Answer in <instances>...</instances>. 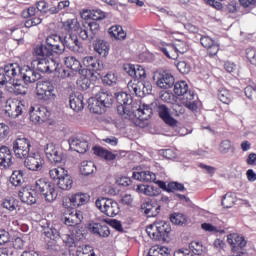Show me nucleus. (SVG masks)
Returning a JSON list of instances; mask_svg holds the SVG:
<instances>
[{
    "label": "nucleus",
    "instance_id": "obj_1",
    "mask_svg": "<svg viewBox=\"0 0 256 256\" xmlns=\"http://www.w3.org/2000/svg\"><path fill=\"white\" fill-rule=\"evenodd\" d=\"M34 187L35 189L31 187H23L18 192V197L22 203H26L27 205H35L39 197L38 193H41L45 201L48 203H53V201L57 199L58 193L57 189H55V184L48 182L46 179L40 178L36 180Z\"/></svg>",
    "mask_w": 256,
    "mask_h": 256
},
{
    "label": "nucleus",
    "instance_id": "obj_2",
    "mask_svg": "<svg viewBox=\"0 0 256 256\" xmlns=\"http://www.w3.org/2000/svg\"><path fill=\"white\" fill-rule=\"evenodd\" d=\"M65 51L63 37L58 34H51L46 38V45L40 44L34 48L35 57H51L53 53L61 55Z\"/></svg>",
    "mask_w": 256,
    "mask_h": 256
},
{
    "label": "nucleus",
    "instance_id": "obj_3",
    "mask_svg": "<svg viewBox=\"0 0 256 256\" xmlns=\"http://www.w3.org/2000/svg\"><path fill=\"white\" fill-rule=\"evenodd\" d=\"M39 13H51V7H49V4L44 0L38 1L36 3V8L35 6H30L22 11V17L27 19L24 23L26 29L37 27V25L43 23V18H41Z\"/></svg>",
    "mask_w": 256,
    "mask_h": 256
},
{
    "label": "nucleus",
    "instance_id": "obj_4",
    "mask_svg": "<svg viewBox=\"0 0 256 256\" xmlns=\"http://www.w3.org/2000/svg\"><path fill=\"white\" fill-rule=\"evenodd\" d=\"M158 50L161 51L167 59L175 60L179 55H185V53L189 51V45L182 40H178L174 44L163 42L159 44Z\"/></svg>",
    "mask_w": 256,
    "mask_h": 256
},
{
    "label": "nucleus",
    "instance_id": "obj_5",
    "mask_svg": "<svg viewBox=\"0 0 256 256\" xmlns=\"http://www.w3.org/2000/svg\"><path fill=\"white\" fill-rule=\"evenodd\" d=\"M112 105L113 95L105 90H100L96 94L94 102L88 104V108L91 113L101 115L105 111L106 107H111Z\"/></svg>",
    "mask_w": 256,
    "mask_h": 256
},
{
    "label": "nucleus",
    "instance_id": "obj_6",
    "mask_svg": "<svg viewBox=\"0 0 256 256\" xmlns=\"http://www.w3.org/2000/svg\"><path fill=\"white\" fill-rule=\"evenodd\" d=\"M13 81H21V66L17 63L6 64L0 69V87Z\"/></svg>",
    "mask_w": 256,
    "mask_h": 256
},
{
    "label": "nucleus",
    "instance_id": "obj_7",
    "mask_svg": "<svg viewBox=\"0 0 256 256\" xmlns=\"http://www.w3.org/2000/svg\"><path fill=\"white\" fill-rule=\"evenodd\" d=\"M95 205L97 209L107 217H115L116 215H119V203L113 199L99 197L96 200Z\"/></svg>",
    "mask_w": 256,
    "mask_h": 256
},
{
    "label": "nucleus",
    "instance_id": "obj_8",
    "mask_svg": "<svg viewBox=\"0 0 256 256\" xmlns=\"http://www.w3.org/2000/svg\"><path fill=\"white\" fill-rule=\"evenodd\" d=\"M91 197L87 193H73L62 199V205L64 209H77V207H82V205H87Z\"/></svg>",
    "mask_w": 256,
    "mask_h": 256
},
{
    "label": "nucleus",
    "instance_id": "obj_9",
    "mask_svg": "<svg viewBox=\"0 0 256 256\" xmlns=\"http://www.w3.org/2000/svg\"><path fill=\"white\" fill-rule=\"evenodd\" d=\"M36 96L40 101H55V86L50 81H39L36 85Z\"/></svg>",
    "mask_w": 256,
    "mask_h": 256
},
{
    "label": "nucleus",
    "instance_id": "obj_10",
    "mask_svg": "<svg viewBox=\"0 0 256 256\" xmlns=\"http://www.w3.org/2000/svg\"><path fill=\"white\" fill-rule=\"evenodd\" d=\"M37 58L32 61L33 67L40 71V73H53L57 71L59 62L49 58V56H36Z\"/></svg>",
    "mask_w": 256,
    "mask_h": 256
},
{
    "label": "nucleus",
    "instance_id": "obj_11",
    "mask_svg": "<svg viewBox=\"0 0 256 256\" xmlns=\"http://www.w3.org/2000/svg\"><path fill=\"white\" fill-rule=\"evenodd\" d=\"M100 32L101 26L99 23L92 20H86L82 23L79 37L80 39H83V41H87V39H95L96 37H99Z\"/></svg>",
    "mask_w": 256,
    "mask_h": 256
},
{
    "label": "nucleus",
    "instance_id": "obj_12",
    "mask_svg": "<svg viewBox=\"0 0 256 256\" xmlns=\"http://www.w3.org/2000/svg\"><path fill=\"white\" fill-rule=\"evenodd\" d=\"M13 151L17 159H25L31 151V141L25 137L17 138L13 142Z\"/></svg>",
    "mask_w": 256,
    "mask_h": 256
},
{
    "label": "nucleus",
    "instance_id": "obj_13",
    "mask_svg": "<svg viewBox=\"0 0 256 256\" xmlns=\"http://www.w3.org/2000/svg\"><path fill=\"white\" fill-rule=\"evenodd\" d=\"M24 165L29 171H41L45 165V158L39 152H32L26 156Z\"/></svg>",
    "mask_w": 256,
    "mask_h": 256
},
{
    "label": "nucleus",
    "instance_id": "obj_14",
    "mask_svg": "<svg viewBox=\"0 0 256 256\" xmlns=\"http://www.w3.org/2000/svg\"><path fill=\"white\" fill-rule=\"evenodd\" d=\"M49 117H51V112L47 109V107L36 106L30 108V121L35 123V125L49 121Z\"/></svg>",
    "mask_w": 256,
    "mask_h": 256
},
{
    "label": "nucleus",
    "instance_id": "obj_15",
    "mask_svg": "<svg viewBox=\"0 0 256 256\" xmlns=\"http://www.w3.org/2000/svg\"><path fill=\"white\" fill-rule=\"evenodd\" d=\"M23 103L17 99L7 100L5 106V113L8 114V117L16 119L19 115L23 114Z\"/></svg>",
    "mask_w": 256,
    "mask_h": 256
},
{
    "label": "nucleus",
    "instance_id": "obj_16",
    "mask_svg": "<svg viewBox=\"0 0 256 256\" xmlns=\"http://www.w3.org/2000/svg\"><path fill=\"white\" fill-rule=\"evenodd\" d=\"M88 231H90V233L96 237H101L102 239H105L111 235L109 225H107L105 222L90 223L88 225Z\"/></svg>",
    "mask_w": 256,
    "mask_h": 256
},
{
    "label": "nucleus",
    "instance_id": "obj_17",
    "mask_svg": "<svg viewBox=\"0 0 256 256\" xmlns=\"http://www.w3.org/2000/svg\"><path fill=\"white\" fill-rule=\"evenodd\" d=\"M200 45L206 49V53L209 57H215V55H217L221 49L219 44L209 36H201Z\"/></svg>",
    "mask_w": 256,
    "mask_h": 256
},
{
    "label": "nucleus",
    "instance_id": "obj_18",
    "mask_svg": "<svg viewBox=\"0 0 256 256\" xmlns=\"http://www.w3.org/2000/svg\"><path fill=\"white\" fill-rule=\"evenodd\" d=\"M62 45H64V51L65 47L73 51V53H81V51H83V44L79 42V38L75 34H69L62 38Z\"/></svg>",
    "mask_w": 256,
    "mask_h": 256
},
{
    "label": "nucleus",
    "instance_id": "obj_19",
    "mask_svg": "<svg viewBox=\"0 0 256 256\" xmlns=\"http://www.w3.org/2000/svg\"><path fill=\"white\" fill-rule=\"evenodd\" d=\"M45 154L50 163H62L63 162V151L55 144L50 143L45 147Z\"/></svg>",
    "mask_w": 256,
    "mask_h": 256
},
{
    "label": "nucleus",
    "instance_id": "obj_20",
    "mask_svg": "<svg viewBox=\"0 0 256 256\" xmlns=\"http://www.w3.org/2000/svg\"><path fill=\"white\" fill-rule=\"evenodd\" d=\"M83 221V212L75 209H67L64 214V223L68 227H75Z\"/></svg>",
    "mask_w": 256,
    "mask_h": 256
},
{
    "label": "nucleus",
    "instance_id": "obj_21",
    "mask_svg": "<svg viewBox=\"0 0 256 256\" xmlns=\"http://www.w3.org/2000/svg\"><path fill=\"white\" fill-rule=\"evenodd\" d=\"M228 243L232 247V253H243V249L247 246L245 237L238 234L228 235Z\"/></svg>",
    "mask_w": 256,
    "mask_h": 256
},
{
    "label": "nucleus",
    "instance_id": "obj_22",
    "mask_svg": "<svg viewBox=\"0 0 256 256\" xmlns=\"http://www.w3.org/2000/svg\"><path fill=\"white\" fill-rule=\"evenodd\" d=\"M21 81L24 83H35V81H39L41 79V74L35 72V70L31 69L29 66H24L20 68Z\"/></svg>",
    "mask_w": 256,
    "mask_h": 256
},
{
    "label": "nucleus",
    "instance_id": "obj_23",
    "mask_svg": "<svg viewBox=\"0 0 256 256\" xmlns=\"http://www.w3.org/2000/svg\"><path fill=\"white\" fill-rule=\"evenodd\" d=\"M157 112L160 119H162V121H164L166 125H170V127H175L177 125V120L171 116V112H169V108L166 107L165 105L163 104L158 105Z\"/></svg>",
    "mask_w": 256,
    "mask_h": 256
},
{
    "label": "nucleus",
    "instance_id": "obj_24",
    "mask_svg": "<svg viewBox=\"0 0 256 256\" xmlns=\"http://www.w3.org/2000/svg\"><path fill=\"white\" fill-rule=\"evenodd\" d=\"M5 245V248H0V253L2 255H9V249L13 247V244L11 243V234H9V231L5 229H0V247H3Z\"/></svg>",
    "mask_w": 256,
    "mask_h": 256
},
{
    "label": "nucleus",
    "instance_id": "obj_25",
    "mask_svg": "<svg viewBox=\"0 0 256 256\" xmlns=\"http://www.w3.org/2000/svg\"><path fill=\"white\" fill-rule=\"evenodd\" d=\"M61 23L62 29L63 31H66V33H78V31H81V29H83V26H81V23H79V20L77 18H69Z\"/></svg>",
    "mask_w": 256,
    "mask_h": 256
},
{
    "label": "nucleus",
    "instance_id": "obj_26",
    "mask_svg": "<svg viewBox=\"0 0 256 256\" xmlns=\"http://www.w3.org/2000/svg\"><path fill=\"white\" fill-rule=\"evenodd\" d=\"M175 85V77L169 72H162L157 80V86L160 89H171Z\"/></svg>",
    "mask_w": 256,
    "mask_h": 256
},
{
    "label": "nucleus",
    "instance_id": "obj_27",
    "mask_svg": "<svg viewBox=\"0 0 256 256\" xmlns=\"http://www.w3.org/2000/svg\"><path fill=\"white\" fill-rule=\"evenodd\" d=\"M2 208L10 213H19L21 211V202L14 197H7L2 200Z\"/></svg>",
    "mask_w": 256,
    "mask_h": 256
},
{
    "label": "nucleus",
    "instance_id": "obj_28",
    "mask_svg": "<svg viewBox=\"0 0 256 256\" xmlns=\"http://www.w3.org/2000/svg\"><path fill=\"white\" fill-rule=\"evenodd\" d=\"M132 178L136 179V181H141L142 183H155V181L157 180V175L149 170H146L140 172H133Z\"/></svg>",
    "mask_w": 256,
    "mask_h": 256
},
{
    "label": "nucleus",
    "instance_id": "obj_29",
    "mask_svg": "<svg viewBox=\"0 0 256 256\" xmlns=\"http://www.w3.org/2000/svg\"><path fill=\"white\" fill-rule=\"evenodd\" d=\"M135 191L137 193H141L142 195H147L148 197H157V195L161 194V189L145 184L137 185Z\"/></svg>",
    "mask_w": 256,
    "mask_h": 256
},
{
    "label": "nucleus",
    "instance_id": "obj_30",
    "mask_svg": "<svg viewBox=\"0 0 256 256\" xmlns=\"http://www.w3.org/2000/svg\"><path fill=\"white\" fill-rule=\"evenodd\" d=\"M0 165L5 168L13 165V154H11V150L7 146L0 148Z\"/></svg>",
    "mask_w": 256,
    "mask_h": 256
},
{
    "label": "nucleus",
    "instance_id": "obj_31",
    "mask_svg": "<svg viewBox=\"0 0 256 256\" xmlns=\"http://www.w3.org/2000/svg\"><path fill=\"white\" fill-rule=\"evenodd\" d=\"M136 119L139 121H149L151 116L153 115V109L149 107V105L142 104L139 108L134 112Z\"/></svg>",
    "mask_w": 256,
    "mask_h": 256
},
{
    "label": "nucleus",
    "instance_id": "obj_32",
    "mask_svg": "<svg viewBox=\"0 0 256 256\" xmlns=\"http://www.w3.org/2000/svg\"><path fill=\"white\" fill-rule=\"evenodd\" d=\"M142 208L147 217H157L158 213L161 212V206L153 200L144 203Z\"/></svg>",
    "mask_w": 256,
    "mask_h": 256
},
{
    "label": "nucleus",
    "instance_id": "obj_33",
    "mask_svg": "<svg viewBox=\"0 0 256 256\" xmlns=\"http://www.w3.org/2000/svg\"><path fill=\"white\" fill-rule=\"evenodd\" d=\"M83 65L88 71H91L92 73H97V71H101V64L99 63V59H97V57H84Z\"/></svg>",
    "mask_w": 256,
    "mask_h": 256
},
{
    "label": "nucleus",
    "instance_id": "obj_34",
    "mask_svg": "<svg viewBox=\"0 0 256 256\" xmlns=\"http://www.w3.org/2000/svg\"><path fill=\"white\" fill-rule=\"evenodd\" d=\"M20 83L21 81L9 82L6 86L7 92L12 95H27V88Z\"/></svg>",
    "mask_w": 256,
    "mask_h": 256
},
{
    "label": "nucleus",
    "instance_id": "obj_35",
    "mask_svg": "<svg viewBox=\"0 0 256 256\" xmlns=\"http://www.w3.org/2000/svg\"><path fill=\"white\" fill-rule=\"evenodd\" d=\"M70 147L77 153H87L89 151V142L79 138H72L70 140Z\"/></svg>",
    "mask_w": 256,
    "mask_h": 256
},
{
    "label": "nucleus",
    "instance_id": "obj_36",
    "mask_svg": "<svg viewBox=\"0 0 256 256\" xmlns=\"http://www.w3.org/2000/svg\"><path fill=\"white\" fill-rule=\"evenodd\" d=\"M94 51L98 53L100 57H107L109 51H111V46L109 45V42L105 40H97L94 44Z\"/></svg>",
    "mask_w": 256,
    "mask_h": 256
},
{
    "label": "nucleus",
    "instance_id": "obj_37",
    "mask_svg": "<svg viewBox=\"0 0 256 256\" xmlns=\"http://www.w3.org/2000/svg\"><path fill=\"white\" fill-rule=\"evenodd\" d=\"M93 151L95 155L101 157V159H105V161H115L117 159V155L101 146H95Z\"/></svg>",
    "mask_w": 256,
    "mask_h": 256
},
{
    "label": "nucleus",
    "instance_id": "obj_38",
    "mask_svg": "<svg viewBox=\"0 0 256 256\" xmlns=\"http://www.w3.org/2000/svg\"><path fill=\"white\" fill-rule=\"evenodd\" d=\"M156 227L160 234V239L162 241H167V239H169V233H171V224L165 221H159L156 222Z\"/></svg>",
    "mask_w": 256,
    "mask_h": 256
},
{
    "label": "nucleus",
    "instance_id": "obj_39",
    "mask_svg": "<svg viewBox=\"0 0 256 256\" xmlns=\"http://www.w3.org/2000/svg\"><path fill=\"white\" fill-rule=\"evenodd\" d=\"M217 97L221 103L224 105H231L233 103V94L227 88H219L217 92Z\"/></svg>",
    "mask_w": 256,
    "mask_h": 256
},
{
    "label": "nucleus",
    "instance_id": "obj_40",
    "mask_svg": "<svg viewBox=\"0 0 256 256\" xmlns=\"http://www.w3.org/2000/svg\"><path fill=\"white\" fill-rule=\"evenodd\" d=\"M70 108L73 111H76V113H79V111H83V107H85V104L83 103V94H79L78 96L70 95Z\"/></svg>",
    "mask_w": 256,
    "mask_h": 256
},
{
    "label": "nucleus",
    "instance_id": "obj_41",
    "mask_svg": "<svg viewBox=\"0 0 256 256\" xmlns=\"http://www.w3.org/2000/svg\"><path fill=\"white\" fill-rule=\"evenodd\" d=\"M9 182L13 187H21L25 183V173L23 170H14L10 176Z\"/></svg>",
    "mask_w": 256,
    "mask_h": 256
},
{
    "label": "nucleus",
    "instance_id": "obj_42",
    "mask_svg": "<svg viewBox=\"0 0 256 256\" xmlns=\"http://www.w3.org/2000/svg\"><path fill=\"white\" fill-rule=\"evenodd\" d=\"M97 171V167L93 161H82L80 164V173L84 176L93 175Z\"/></svg>",
    "mask_w": 256,
    "mask_h": 256
},
{
    "label": "nucleus",
    "instance_id": "obj_43",
    "mask_svg": "<svg viewBox=\"0 0 256 256\" xmlns=\"http://www.w3.org/2000/svg\"><path fill=\"white\" fill-rule=\"evenodd\" d=\"M68 173L69 171L63 167L52 168L49 171L50 178L55 181L56 184L59 183V181H61V179H63Z\"/></svg>",
    "mask_w": 256,
    "mask_h": 256
},
{
    "label": "nucleus",
    "instance_id": "obj_44",
    "mask_svg": "<svg viewBox=\"0 0 256 256\" xmlns=\"http://www.w3.org/2000/svg\"><path fill=\"white\" fill-rule=\"evenodd\" d=\"M64 65H66L67 69H71V71H81V62L77 60L74 56H67L64 58Z\"/></svg>",
    "mask_w": 256,
    "mask_h": 256
},
{
    "label": "nucleus",
    "instance_id": "obj_45",
    "mask_svg": "<svg viewBox=\"0 0 256 256\" xmlns=\"http://www.w3.org/2000/svg\"><path fill=\"white\" fill-rule=\"evenodd\" d=\"M109 35L118 41H123L127 37V32H124L121 26H112L109 29Z\"/></svg>",
    "mask_w": 256,
    "mask_h": 256
},
{
    "label": "nucleus",
    "instance_id": "obj_46",
    "mask_svg": "<svg viewBox=\"0 0 256 256\" xmlns=\"http://www.w3.org/2000/svg\"><path fill=\"white\" fill-rule=\"evenodd\" d=\"M57 185L62 191H69L73 187V178L69 175V172L63 178H60Z\"/></svg>",
    "mask_w": 256,
    "mask_h": 256
},
{
    "label": "nucleus",
    "instance_id": "obj_47",
    "mask_svg": "<svg viewBox=\"0 0 256 256\" xmlns=\"http://www.w3.org/2000/svg\"><path fill=\"white\" fill-rule=\"evenodd\" d=\"M146 233L150 237V239H153L154 241H162L161 235L159 234V229L157 228V222H154L153 224L147 226Z\"/></svg>",
    "mask_w": 256,
    "mask_h": 256
},
{
    "label": "nucleus",
    "instance_id": "obj_48",
    "mask_svg": "<svg viewBox=\"0 0 256 256\" xmlns=\"http://www.w3.org/2000/svg\"><path fill=\"white\" fill-rule=\"evenodd\" d=\"M147 256H171V252L167 247L153 246Z\"/></svg>",
    "mask_w": 256,
    "mask_h": 256
},
{
    "label": "nucleus",
    "instance_id": "obj_49",
    "mask_svg": "<svg viewBox=\"0 0 256 256\" xmlns=\"http://www.w3.org/2000/svg\"><path fill=\"white\" fill-rule=\"evenodd\" d=\"M115 97L118 105H131L133 103V98L126 92H118L115 94Z\"/></svg>",
    "mask_w": 256,
    "mask_h": 256
},
{
    "label": "nucleus",
    "instance_id": "obj_50",
    "mask_svg": "<svg viewBox=\"0 0 256 256\" xmlns=\"http://www.w3.org/2000/svg\"><path fill=\"white\" fill-rule=\"evenodd\" d=\"M187 91H189V85H187L186 81H178L174 84V93L178 97H182Z\"/></svg>",
    "mask_w": 256,
    "mask_h": 256
},
{
    "label": "nucleus",
    "instance_id": "obj_51",
    "mask_svg": "<svg viewBox=\"0 0 256 256\" xmlns=\"http://www.w3.org/2000/svg\"><path fill=\"white\" fill-rule=\"evenodd\" d=\"M107 17V13L102 11L101 9L91 10L88 13V19H91V21H103Z\"/></svg>",
    "mask_w": 256,
    "mask_h": 256
},
{
    "label": "nucleus",
    "instance_id": "obj_52",
    "mask_svg": "<svg viewBox=\"0 0 256 256\" xmlns=\"http://www.w3.org/2000/svg\"><path fill=\"white\" fill-rule=\"evenodd\" d=\"M93 253H95V251L90 245L79 246L76 250L77 256H91Z\"/></svg>",
    "mask_w": 256,
    "mask_h": 256
},
{
    "label": "nucleus",
    "instance_id": "obj_53",
    "mask_svg": "<svg viewBox=\"0 0 256 256\" xmlns=\"http://www.w3.org/2000/svg\"><path fill=\"white\" fill-rule=\"evenodd\" d=\"M139 85H143V83L139 82V80H131L127 84L128 91L132 95H139L141 93V91L139 90Z\"/></svg>",
    "mask_w": 256,
    "mask_h": 256
},
{
    "label": "nucleus",
    "instance_id": "obj_54",
    "mask_svg": "<svg viewBox=\"0 0 256 256\" xmlns=\"http://www.w3.org/2000/svg\"><path fill=\"white\" fill-rule=\"evenodd\" d=\"M170 221L174 225H185V223H187V218L181 213H174L170 216Z\"/></svg>",
    "mask_w": 256,
    "mask_h": 256
},
{
    "label": "nucleus",
    "instance_id": "obj_55",
    "mask_svg": "<svg viewBox=\"0 0 256 256\" xmlns=\"http://www.w3.org/2000/svg\"><path fill=\"white\" fill-rule=\"evenodd\" d=\"M231 149H233V144L231 143V140L226 139L220 142L219 152L222 153V155H227V153H229Z\"/></svg>",
    "mask_w": 256,
    "mask_h": 256
},
{
    "label": "nucleus",
    "instance_id": "obj_56",
    "mask_svg": "<svg viewBox=\"0 0 256 256\" xmlns=\"http://www.w3.org/2000/svg\"><path fill=\"white\" fill-rule=\"evenodd\" d=\"M69 5H71V2H69V0L61 1L58 3L57 6L50 7V13H51V15H57V13H59V11H63V9H67V7H69Z\"/></svg>",
    "mask_w": 256,
    "mask_h": 256
},
{
    "label": "nucleus",
    "instance_id": "obj_57",
    "mask_svg": "<svg viewBox=\"0 0 256 256\" xmlns=\"http://www.w3.org/2000/svg\"><path fill=\"white\" fill-rule=\"evenodd\" d=\"M118 77L113 72H108L103 78L102 81L104 85H117Z\"/></svg>",
    "mask_w": 256,
    "mask_h": 256
},
{
    "label": "nucleus",
    "instance_id": "obj_58",
    "mask_svg": "<svg viewBox=\"0 0 256 256\" xmlns=\"http://www.w3.org/2000/svg\"><path fill=\"white\" fill-rule=\"evenodd\" d=\"M233 205H235V198L233 197V195L229 193L225 194L222 198V207H224L225 209H231Z\"/></svg>",
    "mask_w": 256,
    "mask_h": 256
},
{
    "label": "nucleus",
    "instance_id": "obj_59",
    "mask_svg": "<svg viewBox=\"0 0 256 256\" xmlns=\"http://www.w3.org/2000/svg\"><path fill=\"white\" fill-rule=\"evenodd\" d=\"M190 250L194 255H202L203 254V244L199 241H192L189 244Z\"/></svg>",
    "mask_w": 256,
    "mask_h": 256
},
{
    "label": "nucleus",
    "instance_id": "obj_60",
    "mask_svg": "<svg viewBox=\"0 0 256 256\" xmlns=\"http://www.w3.org/2000/svg\"><path fill=\"white\" fill-rule=\"evenodd\" d=\"M145 77H147L145 68L141 65H136L134 79H136L137 81H143V79H145Z\"/></svg>",
    "mask_w": 256,
    "mask_h": 256
},
{
    "label": "nucleus",
    "instance_id": "obj_61",
    "mask_svg": "<svg viewBox=\"0 0 256 256\" xmlns=\"http://www.w3.org/2000/svg\"><path fill=\"white\" fill-rule=\"evenodd\" d=\"M173 191H185V185L179 182H169L168 193H173Z\"/></svg>",
    "mask_w": 256,
    "mask_h": 256
},
{
    "label": "nucleus",
    "instance_id": "obj_62",
    "mask_svg": "<svg viewBox=\"0 0 256 256\" xmlns=\"http://www.w3.org/2000/svg\"><path fill=\"white\" fill-rule=\"evenodd\" d=\"M201 229H203V231H206V233H220L221 232V230H219V228L217 226H214L211 223H202Z\"/></svg>",
    "mask_w": 256,
    "mask_h": 256
},
{
    "label": "nucleus",
    "instance_id": "obj_63",
    "mask_svg": "<svg viewBox=\"0 0 256 256\" xmlns=\"http://www.w3.org/2000/svg\"><path fill=\"white\" fill-rule=\"evenodd\" d=\"M246 58L248 59L249 63H251V65H256V49L247 48Z\"/></svg>",
    "mask_w": 256,
    "mask_h": 256
},
{
    "label": "nucleus",
    "instance_id": "obj_64",
    "mask_svg": "<svg viewBox=\"0 0 256 256\" xmlns=\"http://www.w3.org/2000/svg\"><path fill=\"white\" fill-rule=\"evenodd\" d=\"M244 93L248 99H253V95L256 93V85L252 83L245 87Z\"/></svg>",
    "mask_w": 256,
    "mask_h": 256
}]
</instances>
